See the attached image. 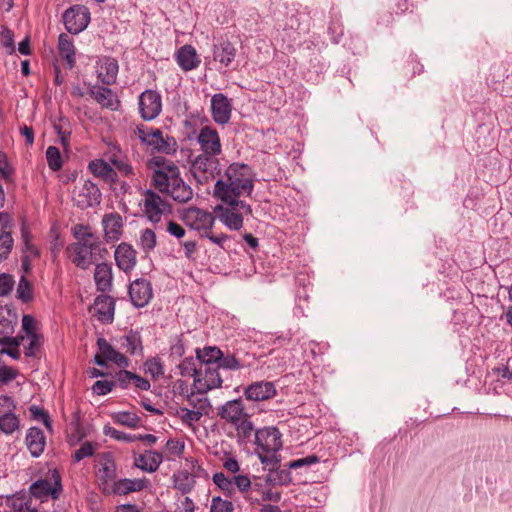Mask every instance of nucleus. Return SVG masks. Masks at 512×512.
I'll return each mask as SVG.
<instances>
[{"label": "nucleus", "mask_w": 512, "mask_h": 512, "mask_svg": "<svg viewBox=\"0 0 512 512\" xmlns=\"http://www.w3.org/2000/svg\"><path fill=\"white\" fill-rule=\"evenodd\" d=\"M147 166L152 169L151 185L160 193L170 196L177 203H187L193 198V189L183 180L179 167L163 156H154Z\"/></svg>", "instance_id": "obj_1"}, {"label": "nucleus", "mask_w": 512, "mask_h": 512, "mask_svg": "<svg viewBox=\"0 0 512 512\" xmlns=\"http://www.w3.org/2000/svg\"><path fill=\"white\" fill-rule=\"evenodd\" d=\"M254 190V173L252 168L239 162H233L214 184L213 197L219 201L240 199L251 196Z\"/></svg>", "instance_id": "obj_2"}, {"label": "nucleus", "mask_w": 512, "mask_h": 512, "mask_svg": "<svg viewBox=\"0 0 512 512\" xmlns=\"http://www.w3.org/2000/svg\"><path fill=\"white\" fill-rule=\"evenodd\" d=\"M255 452L260 462L267 466H274L279 462L277 453L282 449V434L279 429L270 426L257 429L254 433Z\"/></svg>", "instance_id": "obj_3"}, {"label": "nucleus", "mask_w": 512, "mask_h": 512, "mask_svg": "<svg viewBox=\"0 0 512 512\" xmlns=\"http://www.w3.org/2000/svg\"><path fill=\"white\" fill-rule=\"evenodd\" d=\"M221 202L223 204L217 205L214 209L219 220L232 231L240 230L243 227L244 217L252 214L251 206L241 199Z\"/></svg>", "instance_id": "obj_4"}, {"label": "nucleus", "mask_w": 512, "mask_h": 512, "mask_svg": "<svg viewBox=\"0 0 512 512\" xmlns=\"http://www.w3.org/2000/svg\"><path fill=\"white\" fill-rule=\"evenodd\" d=\"M101 242H73L66 246L65 253L68 259L78 268L87 270L94 263V255L100 252Z\"/></svg>", "instance_id": "obj_5"}, {"label": "nucleus", "mask_w": 512, "mask_h": 512, "mask_svg": "<svg viewBox=\"0 0 512 512\" xmlns=\"http://www.w3.org/2000/svg\"><path fill=\"white\" fill-rule=\"evenodd\" d=\"M320 461L316 455H308L304 458L290 461L285 465V468H280V461L274 466H270L269 472L266 475V482L272 486H286L292 482L291 469H298L304 466L312 465Z\"/></svg>", "instance_id": "obj_6"}, {"label": "nucleus", "mask_w": 512, "mask_h": 512, "mask_svg": "<svg viewBox=\"0 0 512 512\" xmlns=\"http://www.w3.org/2000/svg\"><path fill=\"white\" fill-rule=\"evenodd\" d=\"M219 155L199 154L191 162V173L198 184H208L221 174Z\"/></svg>", "instance_id": "obj_7"}, {"label": "nucleus", "mask_w": 512, "mask_h": 512, "mask_svg": "<svg viewBox=\"0 0 512 512\" xmlns=\"http://www.w3.org/2000/svg\"><path fill=\"white\" fill-rule=\"evenodd\" d=\"M62 490L61 475L57 469H54L50 479H39L33 482L29 487L28 495L41 500L47 499L50 496L56 500L60 497Z\"/></svg>", "instance_id": "obj_8"}, {"label": "nucleus", "mask_w": 512, "mask_h": 512, "mask_svg": "<svg viewBox=\"0 0 512 512\" xmlns=\"http://www.w3.org/2000/svg\"><path fill=\"white\" fill-rule=\"evenodd\" d=\"M72 201L81 210L94 208L100 205L102 193L96 183L91 180H85L82 186L74 188Z\"/></svg>", "instance_id": "obj_9"}, {"label": "nucleus", "mask_w": 512, "mask_h": 512, "mask_svg": "<svg viewBox=\"0 0 512 512\" xmlns=\"http://www.w3.org/2000/svg\"><path fill=\"white\" fill-rule=\"evenodd\" d=\"M98 352L94 356V363L101 367H107L110 361L120 368H127L130 365L128 357L115 349L105 338L97 339Z\"/></svg>", "instance_id": "obj_10"}, {"label": "nucleus", "mask_w": 512, "mask_h": 512, "mask_svg": "<svg viewBox=\"0 0 512 512\" xmlns=\"http://www.w3.org/2000/svg\"><path fill=\"white\" fill-rule=\"evenodd\" d=\"M140 117L144 121L156 119L162 112V96L153 89H146L138 97Z\"/></svg>", "instance_id": "obj_11"}, {"label": "nucleus", "mask_w": 512, "mask_h": 512, "mask_svg": "<svg viewBox=\"0 0 512 512\" xmlns=\"http://www.w3.org/2000/svg\"><path fill=\"white\" fill-rule=\"evenodd\" d=\"M143 211L148 220L158 223L163 214L171 212V206L156 191L147 189L144 192Z\"/></svg>", "instance_id": "obj_12"}, {"label": "nucleus", "mask_w": 512, "mask_h": 512, "mask_svg": "<svg viewBox=\"0 0 512 512\" xmlns=\"http://www.w3.org/2000/svg\"><path fill=\"white\" fill-rule=\"evenodd\" d=\"M181 219L191 229L203 231L204 233L210 231L215 222V216L212 213L198 207L184 209Z\"/></svg>", "instance_id": "obj_13"}, {"label": "nucleus", "mask_w": 512, "mask_h": 512, "mask_svg": "<svg viewBox=\"0 0 512 512\" xmlns=\"http://www.w3.org/2000/svg\"><path fill=\"white\" fill-rule=\"evenodd\" d=\"M63 23L71 34H78L86 29L90 22V12L82 5H74L63 13Z\"/></svg>", "instance_id": "obj_14"}, {"label": "nucleus", "mask_w": 512, "mask_h": 512, "mask_svg": "<svg viewBox=\"0 0 512 512\" xmlns=\"http://www.w3.org/2000/svg\"><path fill=\"white\" fill-rule=\"evenodd\" d=\"M219 370L218 365L199 366V377L195 379L194 383L198 393L205 394L212 389L222 386L223 379Z\"/></svg>", "instance_id": "obj_15"}, {"label": "nucleus", "mask_w": 512, "mask_h": 512, "mask_svg": "<svg viewBox=\"0 0 512 512\" xmlns=\"http://www.w3.org/2000/svg\"><path fill=\"white\" fill-rule=\"evenodd\" d=\"M197 143L200 146V154L220 155L222 144L218 131L212 126H203L197 135Z\"/></svg>", "instance_id": "obj_16"}, {"label": "nucleus", "mask_w": 512, "mask_h": 512, "mask_svg": "<svg viewBox=\"0 0 512 512\" xmlns=\"http://www.w3.org/2000/svg\"><path fill=\"white\" fill-rule=\"evenodd\" d=\"M128 295L135 308L147 306L153 297L151 282L145 278L134 280L128 287Z\"/></svg>", "instance_id": "obj_17"}, {"label": "nucleus", "mask_w": 512, "mask_h": 512, "mask_svg": "<svg viewBox=\"0 0 512 512\" xmlns=\"http://www.w3.org/2000/svg\"><path fill=\"white\" fill-rule=\"evenodd\" d=\"M99 469L96 472V476L100 481V485L103 486V490L110 483L116 482L117 476V465L114 456L111 452H103L98 455Z\"/></svg>", "instance_id": "obj_18"}, {"label": "nucleus", "mask_w": 512, "mask_h": 512, "mask_svg": "<svg viewBox=\"0 0 512 512\" xmlns=\"http://www.w3.org/2000/svg\"><path fill=\"white\" fill-rule=\"evenodd\" d=\"M232 103L223 93H216L211 98V115L215 123L227 124L231 119Z\"/></svg>", "instance_id": "obj_19"}, {"label": "nucleus", "mask_w": 512, "mask_h": 512, "mask_svg": "<svg viewBox=\"0 0 512 512\" xmlns=\"http://www.w3.org/2000/svg\"><path fill=\"white\" fill-rule=\"evenodd\" d=\"M217 415L227 423L234 425L244 419L249 414L241 398L229 400L217 408Z\"/></svg>", "instance_id": "obj_20"}, {"label": "nucleus", "mask_w": 512, "mask_h": 512, "mask_svg": "<svg viewBox=\"0 0 512 512\" xmlns=\"http://www.w3.org/2000/svg\"><path fill=\"white\" fill-rule=\"evenodd\" d=\"M116 266L124 273H130L137 264V252L132 245L122 242L114 251Z\"/></svg>", "instance_id": "obj_21"}, {"label": "nucleus", "mask_w": 512, "mask_h": 512, "mask_svg": "<svg viewBox=\"0 0 512 512\" xmlns=\"http://www.w3.org/2000/svg\"><path fill=\"white\" fill-rule=\"evenodd\" d=\"M114 379L116 386H119L121 389H128L131 385H134L141 391H148L151 388V384L148 379L126 370V368L120 369L116 372Z\"/></svg>", "instance_id": "obj_22"}, {"label": "nucleus", "mask_w": 512, "mask_h": 512, "mask_svg": "<svg viewBox=\"0 0 512 512\" xmlns=\"http://www.w3.org/2000/svg\"><path fill=\"white\" fill-rule=\"evenodd\" d=\"M102 226L106 242L118 241L123 233V219L117 212L105 214L102 218Z\"/></svg>", "instance_id": "obj_23"}, {"label": "nucleus", "mask_w": 512, "mask_h": 512, "mask_svg": "<svg viewBox=\"0 0 512 512\" xmlns=\"http://www.w3.org/2000/svg\"><path fill=\"white\" fill-rule=\"evenodd\" d=\"M116 343L119 348L124 350L129 355H142L143 343L142 336L139 330L129 329L124 335L116 338Z\"/></svg>", "instance_id": "obj_24"}, {"label": "nucleus", "mask_w": 512, "mask_h": 512, "mask_svg": "<svg viewBox=\"0 0 512 512\" xmlns=\"http://www.w3.org/2000/svg\"><path fill=\"white\" fill-rule=\"evenodd\" d=\"M244 395L251 401H265L276 395V388L273 382L257 381L245 389Z\"/></svg>", "instance_id": "obj_25"}, {"label": "nucleus", "mask_w": 512, "mask_h": 512, "mask_svg": "<svg viewBox=\"0 0 512 512\" xmlns=\"http://www.w3.org/2000/svg\"><path fill=\"white\" fill-rule=\"evenodd\" d=\"M94 309L97 319L103 324L114 321L115 299L107 294H101L94 300Z\"/></svg>", "instance_id": "obj_26"}, {"label": "nucleus", "mask_w": 512, "mask_h": 512, "mask_svg": "<svg viewBox=\"0 0 512 512\" xmlns=\"http://www.w3.org/2000/svg\"><path fill=\"white\" fill-rule=\"evenodd\" d=\"M237 49L228 39H219L213 45V60L219 62L223 67H229L235 60Z\"/></svg>", "instance_id": "obj_27"}, {"label": "nucleus", "mask_w": 512, "mask_h": 512, "mask_svg": "<svg viewBox=\"0 0 512 512\" xmlns=\"http://www.w3.org/2000/svg\"><path fill=\"white\" fill-rule=\"evenodd\" d=\"M151 137L147 146L152 147L154 150L164 154H174L177 150V142L174 137H163V132L159 128L150 130Z\"/></svg>", "instance_id": "obj_28"}, {"label": "nucleus", "mask_w": 512, "mask_h": 512, "mask_svg": "<svg viewBox=\"0 0 512 512\" xmlns=\"http://www.w3.org/2000/svg\"><path fill=\"white\" fill-rule=\"evenodd\" d=\"M151 486V482L147 478L140 479H119L112 485V493L116 495H128L132 492H139Z\"/></svg>", "instance_id": "obj_29"}, {"label": "nucleus", "mask_w": 512, "mask_h": 512, "mask_svg": "<svg viewBox=\"0 0 512 512\" xmlns=\"http://www.w3.org/2000/svg\"><path fill=\"white\" fill-rule=\"evenodd\" d=\"M90 95L96 100L98 104L103 108L110 109L112 111L118 110L120 107V100L116 93L105 86L95 87L90 89Z\"/></svg>", "instance_id": "obj_30"}, {"label": "nucleus", "mask_w": 512, "mask_h": 512, "mask_svg": "<svg viewBox=\"0 0 512 512\" xmlns=\"http://www.w3.org/2000/svg\"><path fill=\"white\" fill-rule=\"evenodd\" d=\"M8 512H38V508L31 495L19 492L10 495L6 499Z\"/></svg>", "instance_id": "obj_31"}, {"label": "nucleus", "mask_w": 512, "mask_h": 512, "mask_svg": "<svg viewBox=\"0 0 512 512\" xmlns=\"http://www.w3.org/2000/svg\"><path fill=\"white\" fill-rule=\"evenodd\" d=\"M108 160L112 164V166L115 167V169L124 177H135L136 173L134 167L130 163L128 157L122 154L121 148L118 144L113 145Z\"/></svg>", "instance_id": "obj_32"}, {"label": "nucleus", "mask_w": 512, "mask_h": 512, "mask_svg": "<svg viewBox=\"0 0 512 512\" xmlns=\"http://www.w3.org/2000/svg\"><path fill=\"white\" fill-rule=\"evenodd\" d=\"M25 444L31 456L38 458L42 455L46 446L44 432L38 427H30L26 433Z\"/></svg>", "instance_id": "obj_33"}, {"label": "nucleus", "mask_w": 512, "mask_h": 512, "mask_svg": "<svg viewBox=\"0 0 512 512\" xmlns=\"http://www.w3.org/2000/svg\"><path fill=\"white\" fill-rule=\"evenodd\" d=\"M175 59L183 71L194 70L201 63L195 48L191 45H184L180 47L176 52Z\"/></svg>", "instance_id": "obj_34"}, {"label": "nucleus", "mask_w": 512, "mask_h": 512, "mask_svg": "<svg viewBox=\"0 0 512 512\" xmlns=\"http://www.w3.org/2000/svg\"><path fill=\"white\" fill-rule=\"evenodd\" d=\"M93 278L97 291L101 293L109 292L112 289L113 283L111 264L107 262L97 264L94 270Z\"/></svg>", "instance_id": "obj_35"}, {"label": "nucleus", "mask_w": 512, "mask_h": 512, "mask_svg": "<svg viewBox=\"0 0 512 512\" xmlns=\"http://www.w3.org/2000/svg\"><path fill=\"white\" fill-rule=\"evenodd\" d=\"M57 48L60 58L65 61L66 67L73 69L76 65V49L73 40L66 33H61L58 37Z\"/></svg>", "instance_id": "obj_36"}, {"label": "nucleus", "mask_w": 512, "mask_h": 512, "mask_svg": "<svg viewBox=\"0 0 512 512\" xmlns=\"http://www.w3.org/2000/svg\"><path fill=\"white\" fill-rule=\"evenodd\" d=\"M163 454L156 450L146 451V454H140L134 462V466L142 471L153 473L156 472L163 462Z\"/></svg>", "instance_id": "obj_37"}, {"label": "nucleus", "mask_w": 512, "mask_h": 512, "mask_svg": "<svg viewBox=\"0 0 512 512\" xmlns=\"http://www.w3.org/2000/svg\"><path fill=\"white\" fill-rule=\"evenodd\" d=\"M118 62L112 57H106L98 70V78L105 85L115 83L118 74Z\"/></svg>", "instance_id": "obj_38"}, {"label": "nucleus", "mask_w": 512, "mask_h": 512, "mask_svg": "<svg viewBox=\"0 0 512 512\" xmlns=\"http://www.w3.org/2000/svg\"><path fill=\"white\" fill-rule=\"evenodd\" d=\"M196 360L200 366L218 365L222 357V350L217 346H205L204 348H196Z\"/></svg>", "instance_id": "obj_39"}, {"label": "nucleus", "mask_w": 512, "mask_h": 512, "mask_svg": "<svg viewBox=\"0 0 512 512\" xmlns=\"http://www.w3.org/2000/svg\"><path fill=\"white\" fill-rule=\"evenodd\" d=\"M21 240H22V252L23 254L31 255L34 258H39L41 252L37 246L32 242L33 235L25 220L22 221L20 227Z\"/></svg>", "instance_id": "obj_40"}, {"label": "nucleus", "mask_w": 512, "mask_h": 512, "mask_svg": "<svg viewBox=\"0 0 512 512\" xmlns=\"http://www.w3.org/2000/svg\"><path fill=\"white\" fill-rule=\"evenodd\" d=\"M236 429L237 440L240 444L247 443L251 440L253 433H255L254 425L250 420V415L233 425Z\"/></svg>", "instance_id": "obj_41"}, {"label": "nucleus", "mask_w": 512, "mask_h": 512, "mask_svg": "<svg viewBox=\"0 0 512 512\" xmlns=\"http://www.w3.org/2000/svg\"><path fill=\"white\" fill-rule=\"evenodd\" d=\"M20 429V418L14 411L0 415V432L5 435H12Z\"/></svg>", "instance_id": "obj_42"}, {"label": "nucleus", "mask_w": 512, "mask_h": 512, "mask_svg": "<svg viewBox=\"0 0 512 512\" xmlns=\"http://www.w3.org/2000/svg\"><path fill=\"white\" fill-rule=\"evenodd\" d=\"M212 479L226 497L231 498L235 495L233 477H227L223 472H216Z\"/></svg>", "instance_id": "obj_43"}, {"label": "nucleus", "mask_w": 512, "mask_h": 512, "mask_svg": "<svg viewBox=\"0 0 512 512\" xmlns=\"http://www.w3.org/2000/svg\"><path fill=\"white\" fill-rule=\"evenodd\" d=\"M390 9L392 11H387L380 16V24L388 26L393 20L392 13L394 12L396 15L403 14L408 10V2L407 0H393Z\"/></svg>", "instance_id": "obj_44"}, {"label": "nucleus", "mask_w": 512, "mask_h": 512, "mask_svg": "<svg viewBox=\"0 0 512 512\" xmlns=\"http://www.w3.org/2000/svg\"><path fill=\"white\" fill-rule=\"evenodd\" d=\"M218 368L225 370H241L244 369V363L239 357H235L232 352L227 350L226 352L222 351L221 360H219Z\"/></svg>", "instance_id": "obj_45"}, {"label": "nucleus", "mask_w": 512, "mask_h": 512, "mask_svg": "<svg viewBox=\"0 0 512 512\" xmlns=\"http://www.w3.org/2000/svg\"><path fill=\"white\" fill-rule=\"evenodd\" d=\"M196 362H198V360L192 356L182 360L177 365L180 375L183 377L191 376L194 380L197 379L199 377V367L196 366Z\"/></svg>", "instance_id": "obj_46"}, {"label": "nucleus", "mask_w": 512, "mask_h": 512, "mask_svg": "<svg viewBox=\"0 0 512 512\" xmlns=\"http://www.w3.org/2000/svg\"><path fill=\"white\" fill-rule=\"evenodd\" d=\"M145 372L150 374L152 379L158 380L164 375V365L162 360L155 356L150 357L144 362Z\"/></svg>", "instance_id": "obj_47"}, {"label": "nucleus", "mask_w": 512, "mask_h": 512, "mask_svg": "<svg viewBox=\"0 0 512 512\" xmlns=\"http://www.w3.org/2000/svg\"><path fill=\"white\" fill-rule=\"evenodd\" d=\"M88 169L95 177L103 179L108 173H112V164L103 159H94L89 162Z\"/></svg>", "instance_id": "obj_48"}, {"label": "nucleus", "mask_w": 512, "mask_h": 512, "mask_svg": "<svg viewBox=\"0 0 512 512\" xmlns=\"http://www.w3.org/2000/svg\"><path fill=\"white\" fill-rule=\"evenodd\" d=\"M72 235L76 239V242H93L94 239H99L88 225L75 224L72 229Z\"/></svg>", "instance_id": "obj_49"}, {"label": "nucleus", "mask_w": 512, "mask_h": 512, "mask_svg": "<svg viewBox=\"0 0 512 512\" xmlns=\"http://www.w3.org/2000/svg\"><path fill=\"white\" fill-rule=\"evenodd\" d=\"M17 298L23 303H28L33 299V289L31 282L22 275L17 286Z\"/></svg>", "instance_id": "obj_50"}, {"label": "nucleus", "mask_w": 512, "mask_h": 512, "mask_svg": "<svg viewBox=\"0 0 512 512\" xmlns=\"http://www.w3.org/2000/svg\"><path fill=\"white\" fill-rule=\"evenodd\" d=\"M115 423L127 426L129 428H137L140 425L141 418L131 412H118L113 416Z\"/></svg>", "instance_id": "obj_51"}, {"label": "nucleus", "mask_w": 512, "mask_h": 512, "mask_svg": "<svg viewBox=\"0 0 512 512\" xmlns=\"http://www.w3.org/2000/svg\"><path fill=\"white\" fill-rule=\"evenodd\" d=\"M46 160L48 167L56 172L63 166V160L59 148L56 146H49L46 150Z\"/></svg>", "instance_id": "obj_52"}, {"label": "nucleus", "mask_w": 512, "mask_h": 512, "mask_svg": "<svg viewBox=\"0 0 512 512\" xmlns=\"http://www.w3.org/2000/svg\"><path fill=\"white\" fill-rule=\"evenodd\" d=\"M157 244L156 234L152 229L146 228L140 235V246L145 252L152 251Z\"/></svg>", "instance_id": "obj_53"}, {"label": "nucleus", "mask_w": 512, "mask_h": 512, "mask_svg": "<svg viewBox=\"0 0 512 512\" xmlns=\"http://www.w3.org/2000/svg\"><path fill=\"white\" fill-rule=\"evenodd\" d=\"M403 71L405 76L412 78L423 72V65L417 60L416 56L410 55L405 61Z\"/></svg>", "instance_id": "obj_54"}, {"label": "nucleus", "mask_w": 512, "mask_h": 512, "mask_svg": "<svg viewBox=\"0 0 512 512\" xmlns=\"http://www.w3.org/2000/svg\"><path fill=\"white\" fill-rule=\"evenodd\" d=\"M232 501L222 499L220 496H213L211 499L210 512H234Z\"/></svg>", "instance_id": "obj_55"}, {"label": "nucleus", "mask_w": 512, "mask_h": 512, "mask_svg": "<svg viewBox=\"0 0 512 512\" xmlns=\"http://www.w3.org/2000/svg\"><path fill=\"white\" fill-rule=\"evenodd\" d=\"M96 446L90 441L84 442L80 448L75 450L74 454L72 455L74 462H80L81 460L92 457L95 453Z\"/></svg>", "instance_id": "obj_56"}, {"label": "nucleus", "mask_w": 512, "mask_h": 512, "mask_svg": "<svg viewBox=\"0 0 512 512\" xmlns=\"http://www.w3.org/2000/svg\"><path fill=\"white\" fill-rule=\"evenodd\" d=\"M195 486V480L188 472H184L175 481V487L181 491L182 494H187L192 491Z\"/></svg>", "instance_id": "obj_57"}, {"label": "nucleus", "mask_w": 512, "mask_h": 512, "mask_svg": "<svg viewBox=\"0 0 512 512\" xmlns=\"http://www.w3.org/2000/svg\"><path fill=\"white\" fill-rule=\"evenodd\" d=\"M31 417L36 421H42L45 427L49 430L52 429L51 419L46 410L37 405H31L29 407Z\"/></svg>", "instance_id": "obj_58"}, {"label": "nucleus", "mask_w": 512, "mask_h": 512, "mask_svg": "<svg viewBox=\"0 0 512 512\" xmlns=\"http://www.w3.org/2000/svg\"><path fill=\"white\" fill-rule=\"evenodd\" d=\"M14 246V239L11 233H7L4 237H0V263L8 259Z\"/></svg>", "instance_id": "obj_59"}, {"label": "nucleus", "mask_w": 512, "mask_h": 512, "mask_svg": "<svg viewBox=\"0 0 512 512\" xmlns=\"http://www.w3.org/2000/svg\"><path fill=\"white\" fill-rule=\"evenodd\" d=\"M186 351V344L183 338V334L176 336L175 342L171 344L169 348V358L179 359Z\"/></svg>", "instance_id": "obj_60"}, {"label": "nucleus", "mask_w": 512, "mask_h": 512, "mask_svg": "<svg viewBox=\"0 0 512 512\" xmlns=\"http://www.w3.org/2000/svg\"><path fill=\"white\" fill-rule=\"evenodd\" d=\"M103 433L106 436H110L111 438L118 440V441H124L127 443L134 442L135 435L124 433L122 431L115 429L114 427H112L110 425L104 426Z\"/></svg>", "instance_id": "obj_61"}, {"label": "nucleus", "mask_w": 512, "mask_h": 512, "mask_svg": "<svg viewBox=\"0 0 512 512\" xmlns=\"http://www.w3.org/2000/svg\"><path fill=\"white\" fill-rule=\"evenodd\" d=\"M180 418L184 424L192 425L193 423L200 421L202 418V412L198 410H190L188 408H181Z\"/></svg>", "instance_id": "obj_62"}, {"label": "nucleus", "mask_w": 512, "mask_h": 512, "mask_svg": "<svg viewBox=\"0 0 512 512\" xmlns=\"http://www.w3.org/2000/svg\"><path fill=\"white\" fill-rule=\"evenodd\" d=\"M114 387H116L115 381L97 380L92 386V391L96 395H106L110 393Z\"/></svg>", "instance_id": "obj_63"}, {"label": "nucleus", "mask_w": 512, "mask_h": 512, "mask_svg": "<svg viewBox=\"0 0 512 512\" xmlns=\"http://www.w3.org/2000/svg\"><path fill=\"white\" fill-rule=\"evenodd\" d=\"M234 489L239 490L241 493H247L250 491L252 483L247 475H234L233 476Z\"/></svg>", "instance_id": "obj_64"}]
</instances>
